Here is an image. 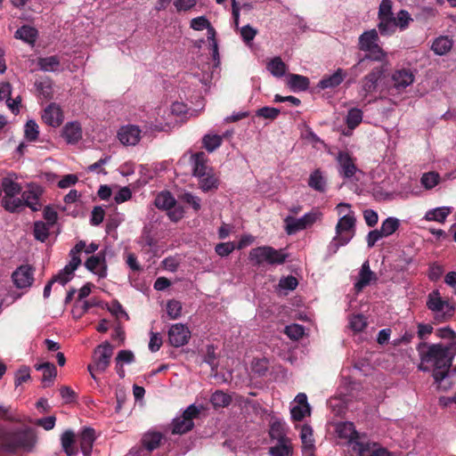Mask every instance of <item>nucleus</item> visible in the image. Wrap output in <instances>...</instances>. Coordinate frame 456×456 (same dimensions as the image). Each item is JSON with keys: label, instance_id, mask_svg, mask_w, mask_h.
<instances>
[{"label": "nucleus", "instance_id": "1", "mask_svg": "<svg viewBox=\"0 0 456 456\" xmlns=\"http://www.w3.org/2000/svg\"><path fill=\"white\" fill-rule=\"evenodd\" d=\"M417 351L420 360L418 369L424 372H432L437 389L450 388L451 383H444L456 375V365L452 367L456 355V342H421L417 346Z\"/></svg>", "mask_w": 456, "mask_h": 456}, {"label": "nucleus", "instance_id": "2", "mask_svg": "<svg viewBox=\"0 0 456 456\" xmlns=\"http://www.w3.org/2000/svg\"><path fill=\"white\" fill-rule=\"evenodd\" d=\"M37 438L29 428L7 429L5 431L3 452L15 453L19 450L31 452L36 444Z\"/></svg>", "mask_w": 456, "mask_h": 456}, {"label": "nucleus", "instance_id": "3", "mask_svg": "<svg viewBox=\"0 0 456 456\" xmlns=\"http://www.w3.org/2000/svg\"><path fill=\"white\" fill-rule=\"evenodd\" d=\"M356 219L353 211L345 214L336 225V236L329 245V251L335 254L338 248L346 245L355 234Z\"/></svg>", "mask_w": 456, "mask_h": 456}, {"label": "nucleus", "instance_id": "4", "mask_svg": "<svg viewBox=\"0 0 456 456\" xmlns=\"http://www.w3.org/2000/svg\"><path fill=\"white\" fill-rule=\"evenodd\" d=\"M426 305L437 322L448 321L455 311L454 305L448 299L444 298L438 289H434L428 295Z\"/></svg>", "mask_w": 456, "mask_h": 456}, {"label": "nucleus", "instance_id": "5", "mask_svg": "<svg viewBox=\"0 0 456 456\" xmlns=\"http://www.w3.org/2000/svg\"><path fill=\"white\" fill-rule=\"evenodd\" d=\"M287 254L282 249H275L270 246H261L249 251L248 259L254 265H282L287 259Z\"/></svg>", "mask_w": 456, "mask_h": 456}, {"label": "nucleus", "instance_id": "6", "mask_svg": "<svg viewBox=\"0 0 456 456\" xmlns=\"http://www.w3.org/2000/svg\"><path fill=\"white\" fill-rule=\"evenodd\" d=\"M379 35L376 29H370L363 32L359 37V49L364 52H368L365 58L360 60L358 65L364 61L365 59H370L372 61H383L386 57V53L378 45Z\"/></svg>", "mask_w": 456, "mask_h": 456}, {"label": "nucleus", "instance_id": "7", "mask_svg": "<svg viewBox=\"0 0 456 456\" xmlns=\"http://www.w3.org/2000/svg\"><path fill=\"white\" fill-rule=\"evenodd\" d=\"M322 218V212L316 208L305 213L300 218H295L291 216H288L284 219V229L287 234L293 235L299 231L312 227L315 223L321 221Z\"/></svg>", "mask_w": 456, "mask_h": 456}, {"label": "nucleus", "instance_id": "8", "mask_svg": "<svg viewBox=\"0 0 456 456\" xmlns=\"http://www.w3.org/2000/svg\"><path fill=\"white\" fill-rule=\"evenodd\" d=\"M113 354V346L109 342L98 346L94 352L93 363L88 364L87 370L92 379L97 381L95 372H104L110 365Z\"/></svg>", "mask_w": 456, "mask_h": 456}, {"label": "nucleus", "instance_id": "9", "mask_svg": "<svg viewBox=\"0 0 456 456\" xmlns=\"http://www.w3.org/2000/svg\"><path fill=\"white\" fill-rule=\"evenodd\" d=\"M84 248V240H80L75 245V247L69 252V263L61 271H60V273L57 275H55L53 278L54 282H59L60 284L64 286L73 278L74 272L81 265V259L79 257V255Z\"/></svg>", "mask_w": 456, "mask_h": 456}, {"label": "nucleus", "instance_id": "10", "mask_svg": "<svg viewBox=\"0 0 456 456\" xmlns=\"http://www.w3.org/2000/svg\"><path fill=\"white\" fill-rule=\"evenodd\" d=\"M200 414V409L195 404H191L186 408L181 416L173 419L172 433L183 435L191 431L194 427L193 419Z\"/></svg>", "mask_w": 456, "mask_h": 456}, {"label": "nucleus", "instance_id": "11", "mask_svg": "<svg viewBox=\"0 0 456 456\" xmlns=\"http://www.w3.org/2000/svg\"><path fill=\"white\" fill-rule=\"evenodd\" d=\"M338 164V173L340 177L353 180L357 173L362 171L355 164V158L347 151H339L335 158Z\"/></svg>", "mask_w": 456, "mask_h": 456}, {"label": "nucleus", "instance_id": "12", "mask_svg": "<svg viewBox=\"0 0 456 456\" xmlns=\"http://www.w3.org/2000/svg\"><path fill=\"white\" fill-rule=\"evenodd\" d=\"M378 28L382 36H390L393 34L394 13L392 12V2L390 0H382L378 12Z\"/></svg>", "mask_w": 456, "mask_h": 456}, {"label": "nucleus", "instance_id": "13", "mask_svg": "<svg viewBox=\"0 0 456 456\" xmlns=\"http://www.w3.org/2000/svg\"><path fill=\"white\" fill-rule=\"evenodd\" d=\"M414 80L415 75L411 69H397L391 75L390 89L401 93L412 85Z\"/></svg>", "mask_w": 456, "mask_h": 456}, {"label": "nucleus", "instance_id": "14", "mask_svg": "<svg viewBox=\"0 0 456 456\" xmlns=\"http://www.w3.org/2000/svg\"><path fill=\"white\" fill-rule=\"evenodd\" d=\"M191 338L189 328L183 323L171 325L168 330V341L171 346L180 347L186 345Z\"/></svg>", "mask_w": 456, "mask_h": 456}, {"label": "nucleus", "instance_id": "15", "mask_svg": "<svg viewBox=\"0 0 456 456\" xmlns=\"http://www.w3.org/2000/svg\"><path fill=\"white\" fill-rule=\"evenodd\" d=\"M383 69L374 68L369 74L362 79L360 94L366 98L369 94L377 91L379 82L383 76Z\"/></svg>", "mask_w": 456, "mask_h": 456}, {"label": "nucleus", "instance_id": "16", "mask_svg": "<svg viewBox=\"0 0 456 456\" xmlns=\"http://www.w3.org/2000/svg\"><path fill=\"white\" fill-rule=\"evenodd\" d=\"M43 193L41 186L30 183L28 189L21 194L23 205L29 208L32 211H38L42 208L40 197Z\"/></svg>", "mask_w": 456, "mask_h": 456}, {"label": "nucleus", "instance_id": "17", "mask_svg": "<svg viewBox=\"0 0 456 456\" xmlns=\"http://www.w3.org/2000/svg\"><path fill=\"white\" fill-rule=\"evenodd\" d=\"M356 456H391L390 452L377 443L357 442L353 446Z\"/></svg>", "mask_w": 456, "mask_h": 456}, {"label": "nucleus", "instance_id": "18", "mask_svg": "<svg viewBox=\"0 0 456 456\" xmlns=\"http://www.w3.org/2000/svg\"><path fill=\"white\" fill-rule=\"evenodd\" d=\"M12 279L17 288H29L34 281V269L29 265H22L12 273Z\"/></svg>", "mask_w": 456, "mask_h": 456}, {"label": "nucleus", "instance_id": "19", "mask_svg": "<svg viewBox=\"0 0 456 456\" xmlns=\"http://www.w3.org/2000/svg\"><path fill=\"white\" fill-rule=\"evenodd\" d=\"M86 268L97 275L99 278H105L107 276V263L106 254L104 251H100L94 256H91L85 262Z\"/></svg>", "mask_w": 456, "mask_h": 456}, {"label": "nucleus", "instance_id": "20", "mask_svg": "<svg viewBox=\"0 0 456 456\" xmlns=\"http://www.w3.org/2000/svg\"><path fill=\"white\" fill-rule=\"evenodd\" d=\"M297 403L290 409L291 418L295 421H301L305 417L311 414V407L307 402V396L304 393H299L295 397Z\"/></svg>", "mask_w": 456, "mask_h": 456}, {"label": "nucleus", "instance_id": "21", "mask_svg": "<svg viewBox=\"0 0 456 456\" xmlns=\"http://www.w3.org/2000/svg\"><path fill=\"white\" fill-rule=\"evenodd\" d=\"M336 432L339 438L347 440L348 444H353V446L357 442H362L361 440L362 436L355 430V427L353 422L345 421L338 423L336 427Z\"/></svg>", "mask_w": 456, "mask_h": 456}, {"label": "nucleus", "instance_id": "22", "mask_svg": "<svg viewBox=\"0 0 456 456\" xmlns=\"http://www.w3.org/2000/svg\"><path fill=\"white\" fill-rule=\"evenodd\" d=\"M42 119L48 126L58 127L64 119L62 110L58 104L51 103L44 110Z\"/></svg>", "mask_w": 456, "mask_h": 456}, {"label": "nucleus", "instance_id": "23", "mask_svg": "<svg viewBox=\"0 0 456 456\" xmlns=\"http://www.w3.org/2000/svg\"><path fill=\"white\" fill-rule=\"evenodd\" d=\"M118 136L121 143L125 145H135L141 137V130L134 125L122 126Z\"/></svg>", "mask_w": 456, "mask_h": 456}, {"label": "nucleus", "instance_id": "24", "mask_svg": "<svg viewBox=\"0 0 456 456\" xmlns=\"http://www.w3.org/2000/svg\"><path fill=\"white\" fill-rule=\"evenodd\" d=\"M269 436L277 443H291L287 437V427L285 421L280 419H273L270 424Z\"/></svg>", "mask_w": 456, "mask_h": 456}, {"label": "nucleus", "instance_id": "25", "mask_svg": "<svg viewBox=\"0 0 456 456\" xmlns=\"http://www.w3.org/2000/svg\"><path fill=\"white\" fill-rule=\"evenodd\" d=\"M80 449L84 456H91L94 443L95 441V431L92 428H84L79 436Z\"/></svg>", "mask_w": 456, "mask_h": 456}, {"label": "nucleus", "instance_id": "26", "mask_svg": "<svg viewBox=\"0 0 456 456\" xmlns=\"http://www.w3.org/2000/svg\"><path fill=\"white\" fill-rule=\"evenodd\" d=\"M300 438L302 441V452L305 456H314V439L313 428L309 425H304L301 428Z\"/></svg>", "mask_w": 456, "mask_h": 456}, {"label": "nucleus", "instance_id": "27", "mask_svg": "<svg viewBox=\"0 0 456 456\" xmlns=\"http://www.w3.org/2000/svg\"><path fill=\"white\" fill-rule=\"evenodd\" d=\"M346 73L342 69H338L333 74L323 77L318 83L320 89L335 88L345 79Z\"/></svg>", "mask_w": 456, "mask_h": 456}, {"label": "nucleus", "instance_id": "28", "mask_svg": "<svg viewBox=\"0 0 456 456\" xmlns=\"http://www.w3.org/2000/svg\"><path fill=\"white\" fill-rule=\"evenodd\" d=\"M14 174H9L2 179L1 190L4 192V196H17L21 191V186L16 181Z\"/></svg>", "mask_w": 456, "mask_h": 456}, {"label": "nucleus", "instance_id": "29", "mask_svg": "<svg viewBox=\"0 0 456 456\" xmlns=\"http://www.w3.org/2000/svg\"><path fill=\"white\" fill-rule=\"evenodd\" d=\"M376 280V275L370 271L368 261H365L360 270L358 280L354 284L355 289L360 291L364 287L368 286L371 281Z\"/></svg>", "mask_w": 456, "mask_h": 456}, {"label": "nucleus", "instance_id": "30", "mask_svg": "<svg viewBox=\"0 0 456 456\" xmlns=\"http://www.w3.org/2000/svg\"><path fill=\"white\" fill-rule=\"evenodd\" d=\"M453 45V41L447 36L436 37L431 45V50L439 56L448 53Z\"/></svg>", "mask_w": 456, "mask_h": 456}, {"label": "nucleus", "instance_id": "31", "mask_svg": "<svg viewBox=\"0 0 456 456\" xmlns=\"http://www.w3.org/2000/svg\"><path fill=\"white\" fill-rule=\"evenodd\" d=\"M63 137L69 143L77 142L82 138V128L78 122H69L63 128Z\"/></svg>", "mask_w": 456, "mask_h": 456}, {"label": "nucleus", "instance_id": "32", "mask_svg": "<svg viewBox=\"0 0 456 456\" xmlns=\"http://www.w3.org/2000/svg\"><path fill=\"white\" fill-rule=\"evenodd\" d=\"M287 85L294 92L305 91L309 87V78L297 74L287 75Z\"/></svg>", "mask_w": 456, "mask_h": 456}, {"label": "nucleus", "instance_id": "33", "mask_svg": "<svg viewBox=\"0 0 456 456\" xmlns=\"http://www.w3.org/2000/svg\"><path fill=\"white\" fill-rule=\"evenodd\" d=\"M308 185L312 189L319 192H324L326 191V178L320 169H315L311 173L308 179Z\"/></svg>", "mask_w": 456, "mask_h": 456}, {"label": "nucleus", "instance_id": "34", "mask_svg": "<svg viewBox=\"0 0 456 456\" xmlns=\"http://www.w3.org/2000/svg\"><path fill=\"white\" fill-rule=\"evenodd\" d=\"M61 443L63 452L68 456H73L77 453V450L74 447L75 434L72 430H66L61 437Z\"/></svg>", "mask_w": 456, "mask_h": 456}, {"label": "nucleus", "instance_id": "35", "mask_svg": "<svg viewBox=\"0 0 456 456\" xmlns=\"http://www.w3.org/2000/svg\"><path fill=\"white\" fill-rule=\"evenodd\" d=\"M198 180L200 188L205 192L216 190L219 185V179L213 170Z\"/></svg>", "mask_w": 456, "mask_h": 456}, {"label": "nucleus", "instance_id": "36", "mask_svg": "<svg viewBox=\"0 0 456 456\" xmlns=\"http://www.w3.org/2000/svg\"><path fill=\"white\" fill-rule=\"evenodd\" d=\"M162 438L163 436L161 433L150 431L143 435L142 444L148 452H151L159 447Z\"/></svg>", "mask_w": 456, "mask_h": 456}, {"label": "nucleus", "instance_id": "37", "mask_svg": "<svg viewBox=\"0 0 456 456\" xmlns=\"http://www.w3.org/2000/svg\"><path fill=\"white\" fill-rule=\"evenodd\" d=\"M194 167L193 175L200 179L207 173L211 172L213 169L208 167L205 162V154L203 152L196 153L193 156Z\"/></svg>", "mask_w": 456, "mask_h": 456}, {"label": "nucleus", "instance_id": "38", "mask_svg": "<svg viewBox=\"0 0 456 456\" xmlns=\"http://www.w3.org/2000/svg\"><path fill=\"white\" fill-rule=\"evenodd\" d=\"M37 37V30L28 25H24L15 32V37L29 45H33Z\"/></svg>", "mask_w": 456, "mask_h": 456}, {"label": "nucleus", "instance_id": "39", "mask_svg": "<svg viewBox=\"0 0 456 456\" xmlns=\"http://www.w3.org/2000/svg\"><path fill=\"white\" fill-rule=\"evenodd\" d=\"M267 70L276 77H281L286 74L287 65L281 57H274L266 65Z\"/></svg>", "mask_w": 456, "mask_h": 456}, {"label": "nucleus", "instance_id": "40", "mask_svg": "<svg viewBox=\"0 0 456 456\" xmlns=\"http://www.w3.org/2000/svg\"><path fill=\"white\" fill-rule=\"evenodd\" d=\"M413 21L411 14L406 10H400L396 13V17L394 16L395 25L393 26V34L395 32L396 28H399L400 30H405L410 26V23Z\"/></svg>", "mask_w": 456, "mask_h": 456}, {"label": "nucleus", "instance_id": "41", "mask_svg": "<svg viewBox=\"0 0 456 456\" xmlns=\"http://www.w3.org/2000/svg\"><path fill=\"white\" fill-rule=\"evenodd\" d=\"M60 59L56 55L39 58L37 64L41 70L45 72H54L59 69Z\"/></svg>", "mask_w": 456, "mask_h": 456}, {"label": "nucleus", "instance_id": "42", "mask_svg": "<svg viewBox=\"0 0 456 456\" xmlns=\"http://www.w3.org/2000/svg\"><path fill=\"white\" fill-rule=\"evenodd\" d=\"M451 213V208L448 207H441L428 210L425 215L427 221H436L444 223Z\"/></svg>", "mask_w": 456, "mask_h": 456}, {"label": "nucleus", "instance_id": "43", "mask_svg": "<svg viewBox=\"0 0 456 456\" xmlns=\"http://www.w3.org/2000/svg\"><path fill=\"white\" fill-rule=\"evenodd\" d=\"M400 227V220L396 217H387L386 218L380 226V232L384 236V238H387L393 233H395Z\"/></svg>", "mask_w": 456, "mask_h": 456}, {"label": "nucleus", "instance_id": "44", "mask_svg": "<svg viewBox=\"0 0 456 456\" xmlns=\"http://www.w3.org/2000/svg\"><path fill=\"white\" fill-rule=\"evenodd\" d=\"M175 200L169 191H161L155 199V206L159 209L168 210L171 207H174Z\"/></svg>", "mask_w": 456, "mask_h": 456}, {"label": "nucleus", "instance_id": "45", "mask_svg": "<svg viewBox=\"0 0 456 456\" xmlns=\"http://www.w3.org/2000/svg\"><path fill=\"white\" fill-rule=\"evenodd\" d=\"M363 113L360 109L352 108L346 117V124L350 130L356 128L362 121Z\"/></svg>", "mask_w": 456, "mask_h": 456}, {"label": "nucleus", "instance_id": "46", "mask_svg": "<svg viewBox=\"0 0 456 456\" xmlns=\"http://www.w3.org/2000/svg\"><path fill=\"white\" fill-rule=\"evenodd\" d=\"M1 202L4 209L12 213L17 212L24 207L22 198L16 196H4Z\"/></svg>", "mask_w": 456, "mask_h": 456}, {"label": "nucleus", "instance_id": "47", "mask_svg": "<svg viewBox=\"0 0 456 456\" xmlns=\"http://www.w3.org/2000/svg\"><path fill=\"white\" fill-rule=\"evenodd\" d=\"M268 452L270 456H292L293 448L291 443H277Z\"/></svg>", "mask_w": 456, "mask_h": 456}, {"label": "nucleus", "instance_id": "48", "mask_svg": "<svg viewBox=\"0 0 456 456\" xmlns=\"http://www.w3.org/2000/svg\"><path fill=\"white\" fill-rule=\"evenodd\" d=\"M210 402L215 408H221L228 406L232 402V398L228 394L217 390L212 394Z\"/></svg>", "mask_w": 456, "mask_h": 456}, {"label": "nucleus", "instance_id": "49", "mask_svg": "<svg viewBox=\"0 0 456 456\" xmlns=\"http://www.w3.org/2000/svg\"><path fill=\"white\" fill-rule=\"evenodd\" d=\"M223 142V136L218 134H206L202 139L204 148L208 151L212 152L219 148Z\"/></svg>", "mask_w": 456, "mask_h": 456}, {"label": "nucleus", "instance_id": "50", "mask_svg": "<svg viewBox=\"0 0 456 456\" xmlns=\"http://www.w3.org/2000/svg\"><path fill=\"white\" fill-rule=\"evenodd\" d=\"M35 368L43 371V381H52L56 377L57 370L53 363L46 362L37 364Z\"/></svg>", "mask_w": 456, "mask_h": 456}, {"label": "nucleus", "instance_id": "51", "mask_svg": "<svg viewBox=\"0 0 456 456\" xmlns=\"http://www.w3.org/2000/svg\"><path fill=\"white\" fill-rule=\"evenodd\" d=\"M50 226L51 225H49L42 221L35 222V224H34V237L36 238V240L42 241V242L45 241L49 236Z\"/></svg>", "mask_w": 456, "mask_h": 456}, {"label": "nucleus", "instance_id": "52", "mask_svg": "<svg viewBox=\"0 0 456 456\" xmlns=\"http://www.w3.org/2000/svg\"><path fill=\"white\" fill-rule=\"evenodd\" d=\"M440 182V175L436 172H428L422 175L420 183L428 190L433 189Z\"/></svg>", "mask_w": 456, "mask_h": 456}, {"label": "nucleus", "instance_id": "53", "mask_svg": "<svg viewBox=\"0 0 456 456\" xmlns=\"http://www.w3.org/2000/svg\"><path fill=\"white\" fill-rule=\"evenodd\" d=\"M182 309V303L178 300L171 299L167 303V314L172 320H176L181 316Z\"/></svg>", "mask_w": 456, "mask_h": 456}, {"label": "nucleus", "instance_id": "54", "mask_svg": "<svg viewBox=\"0 0 456 456\" xmlns=\"http://www.w3.org/2000/svg\"><path fill=\"white\" fill-rule=\"evenodd\" d=\"M285 334L291 339L297 340L305 334V329L300 324H290L285 327Z\"/></svg>", "mask_w": 456, "mask_h": 456}, {"label": "nucleus", "instance_id": "55", "mask_svg": "<svg viewBox=\"0 0 456 456\" xmlns=\"http://www.w3.org/2000/svg\"><path fill=\"white\" fill-rule=\"evenodd\" d=\"M25 137L27 140L33 142L38 137V126L34 120H28L25 125Z\"/></svg>", "mask_w": 456, "mask_h": 456}, {"label": "nucleus", "instance_id": "56", "mask_svg": "<svg viewBox=\"0 0 456 456\" xmlns=\"http://www.w3.org/2000/svg\"><path fill=\"white\" fill-rule=\"evenodd\" d=\"M350 328L354 331H362L366 326V318L362 314L353 315L349 321Z\"/></svg>", "mask_w": 456, "mask_h": 456}, {"label": "nucleus", "instance_id": "57", "mask_svg": "<svg viewBox=\"0 0 456 456\" xmlns=\"http://www.w3.org/2000/svg\"><path fill=\"white\" fill-rule=\"evenodd\" d=\"M236 248V246L234 242L229 241V242H221L218 243L216 248V253L220 256H229L234 249Z\"/></svg>", "mask_w": 456, "mask_h": 456}, {"label": "nucleus", "instance_id": "58", "mask_svg": "<svg viewBox=\"0 0 456 456\" xmlns=\"http://www.w3.org/2000/svg\"><path fill=\"white\" fill-rule=\"evenodd\" d=\"M134 354L132 351L130 350H120L117 356H116V363H118V365H119V363L121 364H129V363H132L134 362Z\"/></svg>", "mask_w": 456, "mask_h": 456}, {"label": "nucleus", "instance_id": "59", "mask_svg": "<svg viewBox=\"0 0 456 456\" xmlns=\"http://www.w3.org/2000/svg\"><path fill=\"white\" fill-rule=\"evenodd\" d=\"M280 110L273 107H263L256 111V116L268 118V119H275L279 114Z\"/></svg>", "mask_w": 456, "mask_h": 456}, {"label": "nucleus", "instance_id": "60", "mask_svg": "<svg viewBox=\"0 0 456 456\" xmlns=\"http://www.w3.org/2000/svg\"><path fill=\"white\" fill-rule=\"evenodd\" d=\"M181 199H182L183 201H184L187 204L191 205V208L196 212H198L200 209V208H201V205H200L201 200H200V199L198 196H195V195H193L191 192H185L182 196Z\"/></svg>", "mask_w": 456, "mask_h": 456}, {"label": "nucleus", "instance_id": "61", "mask_svg": "<svg viewBox=\"0 0 456 456\" xmlns=\"http://www.w3.org/2000/svg\"><path fill=\"white\" fill-rule=\"evenodd\" d=\"M210 25L209 20L205 16H200L197 18H193L191 20V28L197 31H201L203 29H207Z\"/></svg>", "mask_w": 456, "mask_h": 456}, {"label": "nucleus", "instance_id": "62", "mask_svg": "<svg viewBox=\"0 0 456 456\" xmlns=\"http://www.w3.org/2000/svg\"><path fill=\"white\" fill-rule=\"evenodd\" d=\"M167 216L173 222H178L181 220L184 216V209L183 207L180 205H176V202L175 203L174 207H171L167 210Z\"/></svg>", "mask_w": 456, "mask_h": 456}, {"label": "nucleus", "instance_id": "63", "mask_svg": "<svg viewBox=\"0 0 456 456\" xmlns=\"http://www.w3.org/2000/svg\"><path fill=\"white\" fill-rule=\"evenodd\" d=\"M297 278L292 275L281 278L279 281V287L281 289L293 290L297 288Z\"/></svg>", "mask_w": 456, "mask_h": 456}, {"label": "nucleus", "instance_id": "64", "mask_svg": "<svg viewBox=\"0 0 456 456\" xmlns=\"http://www.w3.org/2000/svg\"><path fill=\"white\" fill-rule=\"evenodd\" d=\"M257 31L250 25H245L240 28V36L243 41L247 44H249L255 37L256 36Z\"/></svg>", "mask_w": 456, "mask_h": 456}]
</instances>
